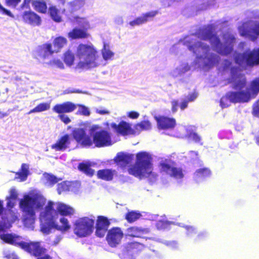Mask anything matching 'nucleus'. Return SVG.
Masks as SVG:
<instances>
[{
    "label": "nucleus",
    "instance_id": "f257e3e1",
    "mask_svg": "<svg viewBox=\"0 0 259 259\" xmlns=\"http://www.w3.org/2000/svg\"><path fill=\"white\" fill-rule=\"evenodd\" d=\"M44 205V202L37 196L25 195L19 201V207L24 212L22 222L24 226L32 229L35 219V209H41Z\"/></svg>",
    "mask_w": 259,
    "mask_h": 259
},
{
    "label": "nucleus",
    "instance_id": "f03ea898",
    "mask_svg": "<svg viewBox=\"0 0 259 259\" xmlns=\"http://www.w3.org/2000/svg\"><path fill=\"white\" fill-rule=\"evenodd\" d=\"M75 55L79 60L77 64L78 68L90 69L98 65V52L92 44H79L77 47Z\"/></svg>",
    "mask_w": 259,
    "mask_h": 259
},
{
    "label": "nucleus",
    "instance_id": "7ed1b4c3",
    "mask_svg": "<svg viewBox=\"0 0 259 259\" xmlns=\"http://www.w3.org/2000/svg\"><path fill=\"white\" fill-rule=\"evenodd\" d=\"M153 164L151 155L147 152L141 151L136 154L135 165L128 168V173L141 179L144 177L153 176Z\"/></svg>",
    "mask_w": 259,
    "mask_h": 259
},
{
    "label": "nucleus",
    "instance_id": "20e7f679",
    "mask_svg": "<svg viewBox=\"0 0 259 259\" xmlns=\"http://www.w3.org/2000/svg\"><path fill=\"white\" fill-rule=\"evenodd\" d=\"M258 93L259 77H256L250 82L249 91L232 92L230 93L229 97L233 102L245 103L255 98Z\"/></svg>",
    "mask_w": 259,
    "mask_h": 259
},
{
    "label": "nucleus",
    "instance_id": "39448f33",
    "mask_svg": "<svg viewBox=\"0 0 259 259\" xmlns=\"http://www.w3.org/2000/svg\"><path fill=\"white\" fill-rule=\"evenodd\" d=\"M234 61L240 67H253L259 65V48L252 50H246L243 53H237Z\"/></svg>",
    "mask_w": 259,
    "mask_h": 259
},
{
    "label": "nucleus",
    "instance_id": "423d86ee",
    "mask_svg": "<svg viewBox=\"0 0 259 259\" xmlns=\"http://www.w3.org/2000/svg\"><path fill=\"white\" fill-rule=\"evenodd\" d=\"M95 218L83 217L76 220L73 224V233L79 238L90 236L93 232Z\"/></svg>",
    "mask_w": 259,
    "mask_h": 259
},
{
    "label": "nucleus",
    "instance_id": "0eeeda50",
    "mask_svg": "<svg viewBox=\"0 0 259 259\" xmlns=\"http://www.w3.org/2000/svg\"><path fill=\"white\" fill-rule=\"evenodd\" d=\"M49 205L52 209L49 213L53 215L55 219H58L59 214L62 217L71 218L75 214V210L74 208L62 202L55 203L52 201H49L45 207H48Z\"/></svg>",
    "mask_w": 259,
    "mask_h": 259
},
{
    "label": "nucleus",
    "instance_id": "6e6552de",
    "mask_svg": "<svg viewBox=\"0 0 259 259\" xmlns=\"http://www.w3.org/2000/svg\"><path fill=\"white\" fill-rule=\"evenodd\" d=\"M50 205L45 207L39 214V220L42 224L40 230L45 234H49L52 229H55V218L49 212L52 210Z\"/></svg>",
    "mask_w": 259,
    "mask_h": 259
},
{
    "label": "nucleus",
    "instance_id": "1a4fd4ad",
    "mask_svg": "<svg viewBox=\"0 0 259 259\" xmlns=\"http://www.w3.org/2000/svg\"><path fill=\"white\" fill-rule=\"evenodd\" d=\"M55 53L52 44L47 42L37 46L33 52V57L38 61H44Z\"/></svg>",
    "mask_w": 259,
    "mask_h": 259
},
{
    "label": "nucleus",
    "instance_id": "9d476101",
    "mask_svg": "<svg viewBox=\"0 0 259 259\" xmlns=\"http://www.w3.org/2000/svg\"><path fill=\"white\" fill-rule=\"evenodd\" d=\"M92 142L97 147L111 146L112 144L111 133L104 130L96 132L93 134Z\"/></svg>",
    "mask_w": 259,
    "mask_h": 259
},
{
    "label": "nucleus",
    "instance_id": "9b49d317",
    "mask_svg": "<svg viewBox=\"0 0 259 259\" xmlns=\"http://www.w3.org/2000/svg\"><path fill=\"white\" fill-rule=\"evenodd\" d=\"M238 68L236 67H232L230 69L231 77L230 81L232 84V88L236 90H241L245 88L247 84V79L244 74L237 73Z\"/></svg>",
    "mask_w": 259,
    "mask_h": 259
},
{
    "label": "nucleus",
    "instance_id": "f8f14e48",
    "mask_svg": "<svg viewBox=\"0 0 259 259\" xmlns=\"http://www.w3.org/2000/svg\"><path fill=\"white\" fill-rule=\"evenodd\" d=\"M106 233V240L111 247H116L119 245L124 236L123 231L118 227H112Z\"/></svg>",
    "mask_w": 259,
    "mask_h": 259
},
{
    "label": "nucleus",
    "instance_id": "ddd939ff",
    "mask_svg": "<svg viewBox=\"0 0 259 259\" xmlns=\"http://www.w3.org/2000/svg\"><path fill=\"white\" fill-rule=\"evenodd\" d=\"M5 231H0V238L2 240L6 243L19 246L25 251L27 250L28 247L30 246V242H20L19 241L21 239V237L20 236L10 233H3Z\"/></svg>",
    "mask_w": 259,
    "mask_h": 259
},
{
    "label": "nucleus",
    "instance_id": "4468645a",
    "mask_svg": "<svg viewBox=\"0 0 259 259\" xmlns=\"http://www.w3.org/2000/svg\"><path fill=\"white\" fill-rule=\"evenodd\" d=\"M47 249L42 247L39 242H30V246L26 251L36 259H53L48 254H46Z\"/></svg>",
    "mask_w": 259,
    "mask_h": 259
},
{
    "label": "nucleus",
    "instance_id": "2eb2a0df",
    "mask_svg": "<svg viewBox=\"0 0 259 259\" xmlns=\"http://www.w3.org/2000/svg\"><path fill=\"white\" fill-rule=\"evenodd\" d=\"M198 37L202 40H209L212 46L215 45L218 47L221 45V40L219 37L213 33L211 27L207 26L200 29L197 33Z\"/></svg>",
    "mask_w": 259,
    "mask_h": 259
},
{
    "label": "nucleus",
    "instance_id": "dca6fc26",
    "mask_svg": "<svg viewBox=\"0 0 259 259\" xmlns=\"http://www.w3.org/2000/svg\"><path fill=\"white\" fill-rule=\"evenodd\" d=\"M9 217L2 215L0 221V231H6L11 227L12 224L17 221L19 220L20 214L17 210H8Z\"/></svg>",
    "mask_w": 259,
    "mask_h": 259
},
{
    "label": "nucleus",
    "instance_id": "f3484780",
    "mask_svg": "<svg viewBox=\"0 0 259 259\" xmlns=\"http://www.w3.org/2000/svg\"><path fill=\"white\" fill-rule=\"evenodd\" d=\"M72 135L75 141L83 146H91L93 144L92 138L87 135L85 130L82 128L74 129L72 132Z\"/></svg>",
    "mask_w": 259,
    "mask_h": 259
},
{
    "label": "nucleus",
    "instance_id": "a211bd4d",
    "mask_svg": "<svg viewBox=\"0 0 259 259\" xmlns=\"http://www.w3.org/2000/svg\"><path fill=\"white\" fill-rule=\"evenodd\" d=\"M111 126L118 135L123 136L135 135L134 128H133L132 125L125 121L122 120L118 124L114 122L111 123Z\"/></svg>",
    "mask_w": 259,
    "mask_h": 259
},
{
    "label": "nucleus",
    "instance_id": "6ab92c4d",
    "mask_svg": "<svg viewBox=\"0 0 259 259\" xmlns=\"http://www.w3.org/2000/svg\"><path fill=\"white\" fill-rule=\"evenodd\" d=\"M110 225V222L107 217L103 215L98 216L95 226L96 236L100 238L103 237L108 231Z\"/></svg>",
    "mask_w": 259,
    "mask_h": 259
},
{
    "label": "nucleus",
    "instance_id": "aec40b11",
    "mask_svg": "<svg viewBox=\"0 0 259 259\" xmlns=\"http://www.w3.org/2000/svg\"><path fill=\"white\" fill-rule=\"evenodd\" d=\"M157 122V128L160 130H168L174 129L176 125V120L174 118L160 115L155 116Z\"/></svg>",
    "mask_w": 259,
    "mask_h": 259
},
{
    "label": "nucleus",
    "instance_id": "412c9836",
    "mask_svg": "<svg viewBox=\"0 0 259 259\" xmlns=\"http://www.w3.org/2000/svg\"><path fill=\"white\" fill-rule=\"evenodd\" d=\"M71 139L70 135L66 134L61 136L51 147L57 151H63L69 148Z\"/></svg>",
    "mask_w": 259,
    "mask_h": 259
},
{
    "label": "nucleus",
    "instance_id": "4be33fe9",
    "mask_svg": "<svg viewBox=\"0 0 259 259\" xmlns=\"http://www.w3.org/2000/svg\"><path fill=\"white\" fill-rule=\"evenodd\" d=\"M76 107L77 105L71 102L67 101L55 105L53 108V110L58 114H64L65 113L73 112Z\"/></svg>",
    "mask_w": 259,
    "mask_h": 259
},
{
    "label": "nucleus",
    "instance_id": "5701e85b",
    "mask_svg": "<svg viewBox=\"0 0 259 259\" xmlns=\"http://www.w3.org/2000/svg\"><path fill=\"white\" fill-rule=\"evenodd\" d=\"M133 157V154L119 152L114 157V161L116 165L123 168L127 166L132 162Z\"/></svg>",
    "mask_w": 259,
    "mask_h": 259
},
{
    "label": "nucleus",
    "instance_id": "b1692460",
    "mask_svg": "<svg viewBox=\"0 0 259 259\" xmlns=\"http://www.w3.org/2000/svg\"><path fill=\"white\" fill-rule=\"evenodd\" d=\"M23 20L33 26H38L41 23L40 17L32 11L24 12L22 15Z\"/></svg>",
    "mask_w": 259,
    "mask_h": 259
},
{
    "label": "nucleus",
    "instance_id": "393cba45",
    "mask_svg": "<svg viewBox=\"0 0 259 259\" xmlns=\"http://www.w3.org/2000/svg\"><path fill=\"white\" fill-rule=\"evenodd\" d=\"M68 37L71 39H84L89 37L87 29L74 28L68 33Z\"/></svg>",
    "mask_w": 259,
    "mask_h": 259
},
{
    "label": "nucleus",
    "instance_id": "a878e982",
    "mask_svg": "<svg viewBox=\"0 0 259 259\" xmlns=\"http://www.w3.org/2000/svg\"><path fill=\"white\" fill-rule=\"evenodd\" d=\"M174 165H176L174 161L170 159H164L158 163L159 171L168 176Z\"/></svg>",
    "mask_w": 259,
    "mask_h": 259
},
{
    "label": "nucleus",
    "instance_id": "bb28decb",
    "mask_svg": "<svg viewBox=\"0 0 259 259\" xmlns=\"http://www.w3.org/2000/svg\"><path fill=\"white\" fill-rule=\"evenodd\" d=\"M116 173L115 170L112 169H102L97 171V177L99 179L105 181H110L113 179Z\"/></svg>",
    "mask_w": 259,
    "mask_h": 259
},
{
    "label": "nucleus",
    "instance_id": "cd10ccee",
    "mask_svg": "<svg viewBox=\"0 0 259 259\" xmlns=\"http://www.w3.org/2000/svg\"><path fill=\"white\" fill-rule=\"evenodd\" d=\"M147 233L146 229L136 226L131 227L127 229V235L133 238H141Z\"/></svg>",
    "mask_w": 259,
    "mask_h": 259
},
{
    "label": "nucleus",
    "instance_id": "c85d7f7f",
    "mask_svg": "<svg viewBox=\"0 0 259 259\" xmlns=\"http://www.w3.org/2000/svg\"><path fill=\"white\" fill-rule=\"evenodd\" d=\"M57 219H55V229L60 231L61 232L68 231L71 228V226L67 219L65 217H61L59 219L61 225H58L57 223Z\"/></svg>",
    "mask_w": 259,
    "mask_h": 259
},
{
    "label": "nucleus",
    "instance_id": "c756f323",
    "mask_svg": "<svg viewBox=\"0 0 259 259\" xmlns=\"http://www.w3.org/2000/svg\"><path fill=\"white\" fill-rule=\"evenodd\" d=\"M151 129V123L149 120H142L134 125L136 135H139L142 131H148Z\"/></svg>",
    "mask_w": 259,
    "mask_h": 259
},
{
    "label": "nucleus",
    "instance_id": "7c9ffc66",
    "mask_svg": "<svg viewBox=\"0 0 259 259\" xmlns=\"http://www.w3.org/2000/svg\"><path fill=\"white\" fill-rule=\"evenodd\" d=\"M78 169L79 171L90 177L93 176L95 170L91 168V164L90 162H80L78 165Z\"/></svg>",
    "mask_w": 259,
    "mask_h": 259
},
{
    "label": "nucleus",
    "instance_id": "2f4dec72",
    "mask_svg": "<svg viewBox=\"0 0 259 259\" xmlns=\"http://www.w3.org/2000/svg\"><path fill=\"white\" fill-rule=\"evenodd\" d=\"M68 40L63 36L56 37L53 40V44L55 48V53L60 51L63 47L67 45Z\"/></svg>",
    "mask_w": 259,
    "mask_h": 259
},
{
    "label": "nucleus",
    "instance_id": "473e14b6",
    "mask_svg": "<svg viewBox=\"0 0 259 259\" xmlns=\"http://www.w3.org/2000/svg\"><path fill=\"white\" fill-rule=\"evenodd\" d=\"M32 5L34 9L39 13L45 14L47 12V6L44 0H33Z\"/></svg>",
    "mask_w": 259,
    "mask_h": 259
},
{
    "label": "nucleus",
    "instance_id": "72a5a7b5",
    "mask_svg": "<svg viewBox=\"0 0 259 259\" xmlns=\"http://www.w3.org/2000/svg\"><path fill=\"white\" fill-rule=\"evenodd\" d=\"M213 47L219 54L224 56L230 54L233 50V45L232 44L224 46L221 42L220 46L217 47L215 45H214Z\"/></svg>",
    "mask_w": 259,
    "mask_h": 259
},
{
    "label": "nucleus",
    "instance_id": "f704fd0d",
    "mask_svg": "<svg viewBox=\"0 0 259 259\" xmlns=\"http://www.w3.org/2000/svg\"><path fill=\"white\" fill-rule=\"evenodd\" d=\"M243 35H247L251 40L255 41L259 36V22L255 23L253 27Z\"/></svg>",
    "mask_w": 259,
    "mask_h": 259
},
{
    "label": "nucleus",
    "instance_id": "c9c22d12",
    "mask_svg": "<svg viewBox=\"0 0 259 259\" xmlns=\"http://www.w3.org/2000/svg\"><path fill=\"white\" fill-rule=\"evenodd\" d=\"M49 13L51 18L56 22L62 21V17L60 11L55 6H51L49 8Z\"/></svg>",
    "mask_w": 259,
    "mask_h": 259
},
{
    "label": "nucleus",
    "instance_id": "e433bc0d",
    "mask_svg": "<svg viewBox=\"0 0 259 259\" xmlns=\"http://www.w3.org/2000/svg\"><path fill=\"white\" fill-rule=\"evenodd\" d=\"M72 184L68 181H63L57 185V192L59 194L72 190Z\"/></svg>",
    "mask_w": 259,
    "mask_h": 259
},
{
    "label": "nucleus",
    "instance_id": "4c0bfd02",
    "mask_svg": "<svg viewBox=\"0 0 259 259\" xmlns=\"http://www.w3.org/2000/svg\"><path fill=\"white\" fill-rule=\"evenodd\" d=\"M197 97V93L195 92L189 94L188 96L181 102L180 104V109L182 110H184L185 109L187 108L188 103L194 101L196 99Z\"/></svg>",
    "mask_w": 259,
    "mask_h": 259
},
{
    "label": "nucleus",
    "instance_id": "58836bf2",
    "mask_svg": "<svg viewBox=\"0 0 259 259\" xmlns=\"http://www.w3.org/2000/svg\"><path fill=\"white\" fill-rule=\"evenodd\" d=\"M141 216V214L139 211L132 210L126 213L125 219L128 223H132L138 220Z\"/></svg>",
    "mask_w": 259,
    "mask_h": 259
},
{
    "label": "nucleus",
    "instance_id": "ea45409f",
    "mask_svg": "<svg viewBox=\"0 0 259 259\" xmlns=\"http://www.w3.org/2000/svg\"><path fill=\"white\" fill-rule=\"evenodd\" d=\"M168 176L177 179H181L184 177L183 169L174 165Z\"/></svg>",
    "mask_w": 259,
    "mask_h": 259
},
{
    "label": "nucleus",
    "instance_id": "a19ab883",
    "mask_svg": "<svg viewBox=\"0 0 259 259\" xmlns=\"http://www.w3.org/2000/svg\"><path fill=\"white\" fill-rule=\"evenodd\" d=\"M188 48L190 51H192L195 54L196 53L197 49L199 48H201L206 53L209 51V46L204 45L201 42H197L193 45H190Z\"/></svg>",
    "mask_w": 259,
    "mask_h": 259
},
{
    "label": "nucleus",
    "instance_id": "79ce46f5",
    "mask_svg": "<svg viewBox=\"0 0 259 259\" xmlns=\"http://www.w3.org/2000/svg\"><path fill=\"white\" fill-rule=\"evenodd\" d=\"M101 53L105 60L111 59L114 56V53L109 49V45L106 43L104 44Z\"/></svg>",
    "mask_w": 259,
    "mask_h": 259
},
{
    "label": "nucleus",
    "instance_id": "37998d69",
    "mask_svg": "<svg viewBox=\"0 0 259 259\" xmlns=\"http://www.w3.org/2000/svg\"><path fill=\"white\" fill-rule=\"evenodd\" d=\"M50 108V104L49 103H41L37 105L35 108L30 110L28 114H30L32 113L40 112L46 111Z\"/></svg>",
    "mask_w": 259,
    "mask_h": 259
},
{
    "label": "nucleus",
    "instance_id": "c03bdc74",
    "mask_svg": "<svg viewBox=\"0 0 259 259\" xmlns=\"http://www.w3.org/2000/svg\"><path fill=\"white\" fill-rule=\"evenodd\" d=\"M210 175L211 171L207 167L199 168L196 170L195 172V177L197 179L205 178L210 176Z\"/></svg>",
    "mask_w": 259,
    "mask_h": 259
},
{
    "label": "nucleus",
    "instance_id": "a18cd8bd",
    "mask_svg": "<svg viewBox=\"0 0 259 259\" xmlns=\"http://www.w3.org/2000/svg\"><path fill=\"white\" fill-rule=\"evenodd\" d=\"M63 61L68 66H71L73 64L74 61V55L70 50H67L64 53Z\"/></svg>",
    "mask_w": 259,
    "mask_h": 259
},
{
    "label": "nucleus",
    "instance_id": "49530a36",
    "mask_svg": "<svg viewBox=\"0 0 259 259\" xmlns=\"http://www.w3.org/2000/svg\"><path fill=\"white\" fill-rule=\"evenodd\" d=\"M85 4L84 0H74L69 3V5L72 11L80 9Z\"/></svg>",
    "mask_w": 259,
    "mask_h": 259
},
{
    "label": "nucleus",
    "instance_id": "de8ad7c7",
    "mask_svg": "<svg viewBox=\"0 0 259 259\" xmlns=\"http://www.w3.org/2000/svg\"><path fill=\"white\" fill-rule=\"evenodd\" d=\"M44 177L46 182L51 186H54L59 181V179L52 174L45 173Z\"/></svg>",
    "mask_w": 259,
    "mask_h": 259
},
{
    "label": "nucleus",
    "instance_id": "09e8293b",
    "mask_svg": "<svg viewBox=\"0 0 259 259\" xmlns=\"http://www.w3.org/2000/svg\"><path fill=\"white\" fill-rule=\"evenodd\" d=\"M29 174V171L27 165L23 163L21 165V171L19 173V177L22 180H25Z\"/></svg>",
    "mask_w": 259,
    "mask_h": 259
},
{
    "label": "nucleus",
    "instance_id": "8fccbe9b",
    "mask_svg": "<svg viewBox=\"0 0 259 259\" xmlns=\"http://www.w3.org/2000/svg\"><path fill=\"white\" fill-rule=\"evenodd\" d=\"M232 92H230L229 93H228L226 96L225 97H223L221 100H220V105L221 106V107L222 108H226L229 105L227 104V101L229 100L230 102H232V103H236V102H233L231 100L230 97H229V95H230V93H231Z\"/></svg>",
    "mask_w": 259,
    "mask_h": 259
},
{
    "label": "nucleus",
    "instance_id": "3c124183",
    "mask_svg": "<svg viewBox=\"0 0 259 259\" xmlns=\"http://www.w3.org/2000/svg\"><path fill=\"white\" fill-rule=\"evenodd\" d=\"M79 108L76 112L77 114L81 115L83 116H89L90 114V111L89 109L83 105H78Z\"/></svg>",
    "mask_w": 259,
    "mask_h": 259
},
{
    "label": "nucleus",
    "instance_id": "603ef678",
    "mask_svg": "<svg viewBox=\"0 0 259 259\" xmlns=\"http://www.w3.org/2000/svg\"><path fill=\"white\" fill-rule=\"evenodd\" d=\"M158 14L157 11H152L142 15L144 19L146 22L154 17Z\"/></svg>",
    "mask_w": 259,
    "mask_h": 259
},
{
    "label": "nucleus",
    "instance_id": "864d4df0",
    "mask_svg": "<svg viewBox=\"0 0 259 259\" xmlns=\"http://www.w3.org/2000/svg\"><path fill=\"white\" fill-rule=\"evenodd\" d=\"M48 64L51 66H56L57 67L60 69L64 68V64L62 63V62L59 59H52L50 60Z\"/></svg>",
    "mask_w": 259,
    "mask_h": 259
},
{
    "label": "nucleus",
    "instance_id": "5fc2aeb1",
    "mask_svg": "<svg viewBox=\"0 0 259 259\" xmlns=\"http://www.w3.org/2000/svg\"><path fill=\"white\" fill-rule=\"evenodd\" d=\"M145 23L146 22L145 21L144 18L142 15L140 17L136 18L134 20L130 21L129 24L132 26H135L136 25H140Z\"/></svg>",
    "mask_w": 259,
    "mask_h": 259
},
{
    "label": "nucleus",
    "instance_id": "6e6d98bb",
    "mask_svg": "<svg viewBox=\"0 0 259 259\" xmlns=\"http://www.w3.org/2000/svg\"><path fill=\"white\" fill-rule=\"evenodd\" d=\"M251 113L253 116L259 118V99L253 104Z\"/></svg>",
    "mask_w": 259,
    "mask_h": 259
},
{
    "label": "nucleus",
    "instance_id": "4d7b16f0",
    "mask_svg": "<svg viewBox=\"0 0 259 259\" xmlns=\"http://www.w3.org/2000/svg\"><path fill=\"white\" fill-rule=\"evenodd\" d=\"M168 225V222L160 220L156 223V226L158 230H164L167 228Z\"/></svg>",
    "mask_w": 259,
    "mask_h": 259
},
{
    "label": "nucleus",
    "instance_id": "13d9d810",
    "mask_svg": "<svg viewBox=\"0 0 259 259\" xmlns=\"http://www.w3.org/2000/svg\"><path fill=\"white\" fill-rule=\"evenodd\" d=\"M189 137L191 138L192 140L195 142L197 143H200L201 145H202L201 142V137L196 133L192 132L189 134Z\"/></svg>",
    "mask_w": 259,
    "mask_h": 259
},
{
    "label": "nucleus",
    "instance_id": "bf43d9fd",
    "mask_svg": "<svg viewBox=\"0 0 259 259\" xmlns=\"http://www.w3.org/2000/svg\"><path fill=\"white\" fill-rule=\"evenodd\" d=\"M9 195L7 196L6 198L8 199L16 200L18 198V193L14 188H12L9 191Z\"/></svg>",
    "mask_w": 259,
    "mask_h": 259
},
{
    "label": "nucleus",
    "instance_id": "052dcab7",
    "mask_svg": "<svg viewBox=\"0 0 259 259\" xmlns=\"http://www.w3.org/2000/svg\"><path fill=\"white\" fill-rule=\"evenodd\" d=\"M184 227L186 229L188 235L192 236L196 232V229L193 226H185Z\"/></svg>",
    "mask_w": 259,
    "mask_h": 259
},
{
    "label": "nucleus",
    "instance_id": "680f3d73",
    "mask_svg": "<svg viewBox=\"0 0 259 259\" xmlns=\"http://www.w3.org/2000/svg\"><path fill=\"white\" fill-rule=\"evenodd\" d=\"M7 202V208L8 210L12 209L16 204V202L14 199H8L6 198Z\"/></svg>",
    "mask_w": 259,
    "mask_h": 259
},
{
    "label": "nucleus",
    "instance_id": "e2e57ef3",
    "mask_svg": "<svg viewBox=\"0 0 259 259\" xmlns=\"http://www.w3.org/2000/svg\"><path fill=\"white\" fill-rule=\"evenodd\" d=\"M21 0H6L7 6L12 7H16Z\"/></svg>",
    "mask_w": 259,
    "mask_h": 259
},
{
    "label": "nucleus",
    "instance_id": "0e129e2a",
    "mask_svg": "<svg viewBox=\"0 0 259 259\" xmlns=\"http://www.w3.org/2000/svg\"><path fill=\"white\" fill-rule=\"evenodd\" d=\"M127 116L131 119H137L139 117L140 114L137 111H131L127 113Z\"/></svg>",
    "mask_w": 259,
    "mask_h": 259
},
{
    "label": "nucleus",
    "instance_id": "69168bd1",
    "mask_svg": "<svg viewBox=\"0 0 259 259\" xmlns=\"http://www.w3.org/2000/svg\"><path fill=\"white\" fill-rule=\"evenodd\" d=\"M58 117L61 120L66 124L71 122V120L69 117L65 114H59Z\"/></svg>",
    "mask_w": 259,
    "mask_h": 259
},
{
    "label": "nucleus",
    "instance_id": "338daca9",
    "mask_svg": "<svg viewBox=\"0 0 259 259\" xmlns=\"http://www.w3.org/2000/svg\"><path fill=\"white\" fill-rule=\"evenodd\" d=\"M171 104L172 112L176 113L178 110V107L179 105L178 101L177 100H173L171 101Z\"/></svg>",
    "mask_w": 259,
    "mask_h": 259
},
{
    "label": "nucleus",
    "instance_id": "774afa93",
    "mask_svg": "<svg viewBox=\"0 0 259 259\" xmlns=\"http://www.w3.org/2000/svg\"><path fill=\"white\" fill-rule=\"evenodd\" d=\"M206 237V235L204 233H200L198 234L196 237L195 239L196 241H200L204 240Z\"/></svg>",
    "mask_w": 259,
    "mask_h": 259
}]
</instances>
